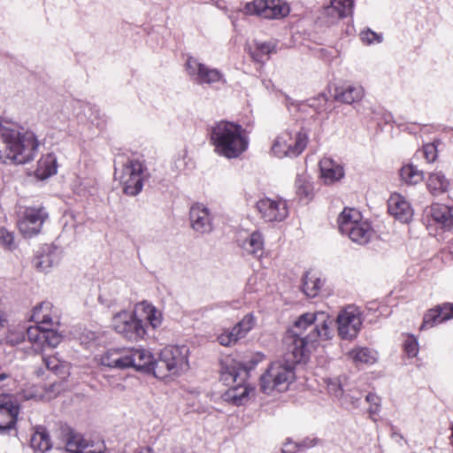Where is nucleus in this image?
<instances>
[{
	"instance_id": "f257e3e1",
	"label": "nucleus",
	"mask_w": 453,
	"mask_h": 453,
	"mask_svg": "<svg viewBox=\"0 0 453 453\" xmlns=\"http://www.w3.org/2000/svg\"><path fill=\"white\" fill-rule=\"evenodd\" d=\"M38 147L33 132L0 121V163L27 164L35 158Z\"/></svg>"
},
{
	"instance_id": "f03ea898",
	"label": "nucleus",
	"mask_w": 453,
	"mask_h": 453,
	"mask_svg": "<svg viewBox=\"0 0 453 453\" xmlns=\"http://www.w3.org/2000/svg\"><path fill=\"white\" fill-rule=\"evenodd\" d=\"M211 141L214 150L226 158H237L249 146V137L245 129L239 124L219 121L211 127Z\"/></svg>"
},
{
	"instance_id": "7ed1b4c3",
	"label": "nucleus",
	"mask_w": 453,
	"mask_h": 453,
	"mask_svg": "<svg viewBox=\"0 0 453 453\" xmlns=\"http://www.w3.org/2000/svg\"><path fill=\"white\" fill-rule=\"evenodd\" d=\"M247 376L244 367L234 359H226L222 364L221 380L226 385L234 384L225 394L227 401L236 405L242 404L250 395H254L255 388L249 386H242Z\"/></svg>"
},
{
	"instance_id": "20e7f679",
	"label": "nucleus",
	"mask_w": 453,
	"mask_h": 453,
	"mask_svg": "<svg viewBox=\"0 0 453 453\" xmlns=\"http://www.w3.org/2000/svg\"><path fill=\"white\" fill-rule=\"evenodd\" d=\"M296 380L295 365L288 360L273 362L260 378V388L265 394L285 391Z\"/></svg>"
},
{
	"instance_id": "39448f33",
	"label": "nucleus",
	"mask_w": 453,
	"mask_h": 453,
	"mask_svg": "<svg viewBox=\"0 0 453 453\" xmlns=\"http://www.w3.org/2000/svg\"><path fill=\"white\" fill-rule=\"evenodd\" d=\"M313 324L315 326L312 330L305 335L311 342L326 341L332 337L333 319L325 312H307L301 315L295 322L291 333H297V335H301L303 331Z\"/></svg>"
},
{
	"instance_id": "423d86ee",
	"label": "nucleus",
	"mask_w": 453,
	"mask_h": 453,
	"mask_svg": "<svg viewBox=\"0 0 453 453\" xmlns=\"http://www.w3.org/2000/svg\"><path fill=\"white\" fill-rule=\"evenodd\" d=\"M188 349L186 346H167L164 348L157 361L155 376L164 378L165 372L177 374L188 367Z\"/></svg>"
},
{
	"instance_id": "0eeeda50",
	"label": "nucleus",
	"mask_w": 453,
	"mask_h": 453,
	"mask_svg": "<svg viewBox=\"0 0 453 453\" xmlns=\"http://www.w3.org/2000/svg\"><path fill=\"white\" fill-rule=\"evenodd\" d=\"M307 141V134L303 130H286L277 136L271 151L279 158L295 157L305 149Z\"/></svg>"
},
{
	"instance_id": "6e6552de",
	"label": "nucleus",
	"mask_w": 453,
	"mask_h": 453,
	"mask_svg": "<svg viewBox=\"0 0 453 453\" xmlns=\"http://www.w3.org/2000/svg\"><path fill=\"white\" fill-rule=\"evenodd\" d=\"M115 178L120 181L125 194L134 196L142 189L144 167L137 160H129L121 169L115 170Z\"/></svg>"
},
{
	"instance_id": "1a4fd4ad",
	"label": "nucleus",
	"mask_w": 453,
	"mask_h": 453,
	"mask_svg": "<svg viewBox=\"0 0 453 453\" xmlns=\"http://www.w3.org/2000/svg\"><path fill=\"white\" fill-rule=\"evenodd\" d=\"M111 326L114 330L130 341H137L146 334V329L141 319L133 312L121 311L113 316Z\"/></svg>"
},
{
	"instance_id": "9d476101",
	"label": "nucleus",
	"mask_w": 453,
	"mask_h": 453,
	"mask_svg": "<svg viewBox=\"0 0 453 453\" xmlns=\"http://www.w3.org/2000/svg\"><path fill=\"white\" fill-rule=\"evenodd\" d=\"M242 12L248 15H257L265 19H280L289 13V7L281 0H255L247 3Z\"/></svg>"
},
{
	"instance_id": "9b49d317",
	"label": "nucleus",
	"mask_w": 453,
	"mask_h": 453,
	"mask_svg": "<svg viewBox=\"0 0 453 453\" xmlns=\"http://www.w3.org/2000/svg\"><path fill=\"white\" fill-rule=\"evenodd\" d=\"M361 312L355 306H348L337 317L338 334L342 339L352 340L362 326Z\"/></svg>"
},
{
	"instance_id": "f8f14e48",
	"label": "nucleus",
	"mask_w": 453,
	"mask_h": 453,
	"mask_svg": "<svg viewBox=\"0 0 453 453\" xmlns=\"http://www.w3.org/2000/svg\"><path fill=\"white\" fill-rule=\"evenodd\" d=\"M256 208L261 218L267 222H280L288 215L287 202L280 197L261 198L257 202Z\"/></svg>"
},
{
	"instance_id": "ddd939ff",
	"label": "nucleus",
	"mask_w": 453,
	"mask_h": 453,
	"mask_svg": "<svg viewBox=\"0 0 453 453\" xmlns=\"http://www.w3.org/2000/svg\"><path fill=\"white\" fill-rule=\"evenodd\" d=\"M186 70L190 78L198 84H213L226 82L223 74L217 69H211L196 58L189 57L185 64Z\"/></svg>"
},
{
	"instance_id": "4468645a",
	"label": "nucleus",
	"mask_w": 453,
	"mask_h": 453,
	"mask_svg": "<svg viewBox=\"0 0 453 453\" xmlns=\"http://www.w3.org/2000/svg\"><path fill=\"white\" fill-rule=\"evenodd\" d=\"M48 217L44 208H27L19 220L18 226L20 233L25 237H32L40 233L42 224Z\"/></svg>"
},
{
	"instance_id": "2eb2a0df",
	"label": "nucleus",
	"mask_w": 453,
	"mask_h": 453,
	"mask_svg": "<svg viewBox=\"0 0 453 453\" xmlns=\"http://www.w3.org/2000/svg\"><path fill=\"white\" fill-rule=\"evenodd\" d=\"M288 353V358L294 365L303 361L315 342H311L308 337L297 335V333H289L286 337Z\"/></svg>"
},
{
	"instance_id": "dca6fc26",
	"label": "nucleus",
	"mask_w": 453,
	"mask_h": 453,
	"mask_svg": "<svg viewBox=\"0 0 453 453\" xmlns=\"http://www.w3.org/2000/svg\"><path fill=\"white\" fill-rule=\"evenodd\" d=\"M126 354L127 368L133 367L137 371L152 372L155 375L157 360L150 350L145 349H126Z\"/></svg>"
},
{
	"instance_id": "f3484780",
	"label": "nucleus",
	"mask_w": 453,
	"mask_h": 453,
	"mask_svg": "<svg viewBox=\"0 0 453 453\" xmlns=\"http://www.w3.org/2000/svg\"><path fill=\"white\" fill-rule=\"evenodd\" d=\"M19 414V406L14 396L0 395V434L12 429Z\"/></svg>"
},
{
	"instance_id": "a211bd4d",
	"label": "nucleus",
	"mask_w": 453,
	"mask_h": 453,
	"mask_svg": "<svg viewBox=\"0 0 453 453\" xmlns=\"http://www.w3.org/2000/svg\"><path fill=\"white\" fill-rule=\"evenodd\" d=\"M189 220L192 229L199 234H207L212 230L209 209L202 203H195L191 206Z\"/></svg>"
},
{
	"instance_id": "6ab92c4d",
	"label": "nucleus",
	"mask_w": 453,
	"mask_h": 453,
	"mask_svg": "<svg viewBox=\"0 0 453 453\" xmlns=\"http://www.w3.org/2000/svg\"><path fill=\"white\" fill-rule=\"evenodd\" d=\"M388 210L390 215L402 222H409L413 215L410 203L400 194L391 195L388 201Z\"/></svg>"
},
{
	"instance_id": "aec40b11",
	"label": "nucleus",
	"mask_w": 453,
	"mask_h": 453,
	"mask_svg": "<svg viewBox=\"0 0 453 453\" xmlns=\"http://www.w3.org/2000/svg\"><path fill=\"white\" fill-rule=\"evenodd\" d=\"M135 314L141 319L142 324L146 321L152 328L156 329L162 324V312L148 302H142L135 305Z\"/></svg>"
},
{
	"instance_id": "412c9836",
	"label": "nucleus",
	"mask_w": 453,
	"mask_h": 453,
	"mask_svg": "<svg viewBox=\"0 0 453 453\" xmlns=\"http://www.w3.org/2000/svg\"><path fill=\"white\" fill-rule=\"evenodd\" d=\"M103 446L88 441L81 434H74L68 438L65 445L69 453H102Z\"/></svg>"
},
{
	"instance_id": "4be33fe9",
	"label": "nucleus",
	"mask_w": 453,
	"mask_h": 453,
	"mask_svg": "<svg viewBox=\"0 0 453 453\" xmlns=\"http://www.w3.org/2000/svg\"><path fill=\"white\" fill-rule=\"evenodd\" d=\"M33 320L40 326L52 327L58 323L57 311L50 302H43L36 306L33 312Z\"/></svg>"
},
{
	"instance_id": "5701e85b",
	"label": "nucleus",
	"mask_w": 453,
	"mask_h": 453,
	"mask_svg": "<svg viewBox=\"0 0 453 453\" xmlns=\"http://www.w3.org/2000/svg\"><path fill=\"white\" fill-rule=\"evenodd\" d=\"M320 177L325 184H332L344 176L342 165L329 157H324L319 162Z\"/></svg>"
},
{
	"instance_id": "b1692460",
	"label": "nucleus",
	"mask_w": 453,
	"mask_h": 453,
	"mask_svg": "<svg viewBox=\"0 0 453 453\" xmlns=\"http://www.w3.org/2000/svg\"><path fill=\"white\" fill-rule=\"evenodd\" d=\"M429 215L434 222L443 229L453 226V207L434 203L431 206Z\"/></svg>"
},
{
	"instance_id": "393cba45",
	"label": "nucleus",
	"mask_w": 453,
	"mask_h": 453,
	"mask_svg": "<svg viewBox=\"0 0 453 453\" xmlns=\"http://www.w3.org/2000/svg\"><path fill=\"white\" fill-rule=\"evenodd\" d=\"M363 220L359 211L354 208H345L338 218L339 229L343 234L351 233Z\"/></svg>"
},
{
	"instance_id": "a878e982",
	"label": "nucleus",
	"mask_w": 453,
	"mask_h": 453,
	"mask_svg": "<svg viewBox=\"0 0 453 453\" xmlns=\"http://www.w3.org/2000/svg\"><path fill=\"white\" fill-rule=\"evenodd\" d=\"M450 186L449 180L441 171L429 173L426 179V188L431 195L440 196L446 193Z\"/></svg>"
},
{
	"instance_id": "bb28decb",
	"label": "nucleus",
	"mask_w": 453,
	"mask_h": 453,
	"mask_svg": "<svg viewBox=\"0 0 453 453\" xmlns=\"http://www.w3.org/2000/svg\"><path fill=\"white\" fill-rule=\"evenodd\" d=\"M126 349H109L99 359V363L106 367L125 369L127 368Z\"/></svg>"
},
{
	"instance_id": "cd10ccee",
	"label": "nucleus",
	"mask_w": 453,
	"mask_h": 453,
	"mask_svg": "<svg viewBox=\"0 0 453 453\" xmlns=\"http://www.w3.org/2000/svg\"><path fill=\"white\" fill-rule=\"evenodd\" d=\"M57 158L53 154L42 156L37 162L35 176L40 180H45L57 173Z\"/></svg>"
},
{
	"instance_id": "c85d7f7f",
	"label": "nucleus",
	"mask_w": 453,
	"mask_h": 453,
	"mask_svg": "<svg viewBox=\"0 0 453 453\" xmlns=\"http://www.w3.org/2000/svg\"><path fill=\"white\" fill-rule=\"evenodd\" d=\"M353 0H333L331 5L326 7V12L337 19L345 18L352 13Z\"/></svg>"
},
{
	"instance_id": "c756f323",
	"label": "nucleus",
	"mask_w": 453,
	"mask_h": 453,
	"mask_svg": "<svg viewBox=\"0 0 453 453\" xmlns=\"http://www.w3.org/2000/svg\"><path fill=\"white\" fill-rule=\"evenodd\" d=\"M346 235H348L352 242L364 245L369 242L373 235V231L370 224L366 220H363L359 222L358 226H357L351 233H348Z\"/></svg>"
},
{
	"instance_id": "7c9ffc66",
	"label": "nucleus",
	"mask_w": 453,
	"mask_h": 453,
	"mask_svg": "<svg viewBox=\"0 0 453 453\" xmlns=\"http://www.w3.org/2000/svg\"><path fill=\"white\" fill-rule=\"evenodd\" d=\"M242 247L248 253L260 257L264 254V238L259 232H253L243 242Z\"/></svg>"
},
{
	"instance_id": "2f4dec72",
	"label": "nucleus",
	"mask_w": 453,
	"mask_h": 453,
	"mask_svg": "<svg viewBox=\"0 0 453 453\" xmlns=\"http://www.w3.org/2000/svg\"><path fill=\"white\" fill-rule=\"evenodd\" d=\"M365 95L364 88L358 85H348L341 91H337L335 97L345 104L360 101Z\"/></svg>"
},
{
	"instance_id": "473e14b6",
	"label": "nucleus",
	"mask_w": 453,
	"mask_h": 453,
	"mask_svg": "<svg viewBox=\"0 0 453 453\" xmlns=\"http://www.w3.org/2000/svg\"><path fill=\"white\" fill-rule=\"evenodd\" d=\"M323 281L318 273L314 272H307L303 279V290L309 297H315L318 296Z\"/></svg>"
},
{
	"instance_id": "72a5a7b5",
	"label": "nucleus",
	"mask_w": 453,
	"mask_h": 453,
	"mask_svg": "<svg viewBox=\"0 0 453 453\" xmlns=\"http://www.w3.org/2000/svg\"><path fill=\"white\" fill-rule=\"evenodd\" d=\"M449 319H451V315L449 312H445L443 305L438 306L435 309L429 310L425 314L421 329L425 327H432Z\"/></svg>"
},
{
	"instance_id": "f704fd0d",
	"label": "nucleus",
	"mask_w": 453,
	"mask_h": 453,
	"mask_svg": "<svg viewBox=\"0 0 453 453\" xmlns=\"http://www.w3.org/2000/svg\"><path fill=\"white\" fill-rule=\"evenodd\" d=\"M43 362L47 368L52 371L56 375L59 376L61 380L67 378L70 374L68 364L60 361L56 357H43Z\"/></svg>"
},
{
	"instance_id": "c9c22d12",
	"label": "nucleus",
	"mask_w": 453,
	"mask_h": 453,
	"mask_svg": "<svg viewBox=\"0 0 453 453\" xmlns=\"http://www.w3.org/2000/svg\"><path fill=\"white\" fill-rule=\"evenodd\" d=\"M45 326L37 325L26 328L28 341L33 344L34 350L40 352L43 350V336Z\"/></svg>"
},
{
	"instance_id": "e433bc0d",
	"label": "nucleus",
	"mask_w": 453,
	"mask_h": 453,
	"mask_svg": "<svg viewBox=\"0 0 453 453\" xmlns=\"http://www.w3.org/2000/svg\"><path fill=\"white\" fill-rule=\"evenodd\" d=\"M402 180L407 184L415 185L423 180V173L412 165H407L402 167L400 171Z\"/></svg>"
},
{
	"instance_id": "4c0bfd02",
	"label": "nucleus",
	"mask_w": 453,
	"mask_h": 453,
	"mask_svg": "<svg viewBox=\"0 0 453 453\" xmlns=\"http://www.w3.org/2000/svg\"><path fill=\"white\" fill-rule=\"evenodd\" d=\"M349 357L357 364H373L376 355L366 348H357L349 352Z\"/></svg>"
},
{
	"instance_id": "58836bf2",
	"label": "nucleus",
	"mask_w": 453,
	"mask_h": 453,
	"mask_svg": "<svg viewBox=\"0 0 453 453\" xmlns=\"http://www.w3.org/2000/svg\"><path fill=\"white\" fill-rule=\"evenodd\" d=\"M296 193L300 198H309L312 195L313 188L311 178L305 173L297 175L296 179Z\"/></svg>"
},
{
	"instance_id": "ea45409f",
	"label": "nucleus",
	"mask_w": 453,
	"mask_h": 453,
	"mask_svg": "<svg viewBox=\"0 0 453 453\" xmlns=\"http://www.w3.org/2000/svg\"><path fill=\"white\" fill-rule=\"evenodd\" d=\"M256 322L255 316L252 313H248L233 327L239 337L243 339L255 327Z\"/></svg>"
},
{
	"instance_id": "a19ab883",
	"label": "nucleus",
	"mask_w": 453,
	"mask_h": 453,
	"mask_svg": "<svg viewBox=\"0 0 453 453\" xmlns=\"http://www.w3.org/2000/svg\"><path fill=\"white\" fill-rule=\"evenodd\" d=\"M31 446L34 449L42 452L50 449L51 443L49 434L45 431H36L31 438Z\"/></svg>"
},
{
	"instance_id": "79ce46f5",
	"label": "nucleus",
	"mask_w": 453,
	"mask_h": 453,
	"mask_svg": "<svg viewBox=\"0 0 453 453\" xmlns=\"http://www.w3.org/2000/svg\"><path fill=\"white\" fill-rule=\"evenodd\" d=\"M274 44L271 42H257L256 49L251 55L256 61L263 62L266 56L274 51Z\"/></svg>"
},
{
	"instance_id": "37998d69",
	"label": "nucleus",
	"mask_w": 453,
	"mask_h": 453,
	"mask_svg": "<svg viewBox=\"0 0 453 453\" xmlns=\"http://www.w3.org/2000/svg\"><path fill=\"white\" fill-rule=\"evenodd\" d=\"M43 349L45 346H49L51 348L57 347L62 340V337L59 334H58L51 327L44 328V336H43Z\"/></svg>"
},
{
	"instance_id": "c03bdc74",
	"label": "nucleus",
	"mask_w": 453,
	"mask_h": 453,
	"mask_svg": "<svg viewBox=\"0 0 453 453\" xmlns=\"http://www.w3.org/2000/svg\"><path fill=\"white\" fill-rule=\"evenodd\" d=\"M57 263V259L50 254L38 257L35 261V267L42 273L49 272V270Z\"/></svg>"
},
{
	"instance_id": "a18cd8bd",
	"label": "nucleus",
	"mask_w": 453,
	"mask_h": 453,
	"mask_svg": "<svg viewBox=\"0 0 453 453\" xmlns=\"http://www.w3.org/2000/svg\"><path fill=\"white\" fill-rule=\"evenodd\" d=\"M240 340L241 338L234 327L230 330H225L218 336V341L222 346H232Z\"/></svg>"
},
{
	"instance_id": "49530a36",
	"label": "nucleus",
	"mask_w": 453,
	"mask_h": 453,
	"mask_svg": "<svg viewBox=\"0 0 453 453\" xmlns=\"http://www.w3.org/2000/svg\"><path fill=\"white\" fill-rule=\"evenodd\" d=\"M25 330L26 327L24 326H17L10 329L6 335V342L12 345L20 343L25 339Z\"/></svg>"
},
{
	"instance_id": "de8ad7c7",
	"label": "nucleus",
	"mask_w": 453,
	"mask_h": 453,
	"mask_svg": "<svg viewBox=\"0 0 453 453\" xmlns=\"http://www.w3.org/2000/svg\"><path fill=\"white\" fill-rule=\"evenodd\" d=\"M0 243L7 250H12L16 248L14 234L4 227L0 228Z\"/></svg>"
},
{
	"instance_id": "09e8293b",
	"label": "nucleus",
	"mask_w": 453,
	"mask_h": 453,
	"mask_svg": "<svg viewBox=\"0 0 453 453\" xmlns=\"http://www.w3.org/2000/svg\"><path fill=\"white\" fill-rule=\"evenodd\" d=\"M313 445H315L314 441L309 439L304 440L302 443L299 444L288 441L284 444L282 451L283 453H295L300 449L312 447Z\"/></svg>"
},
{
	"instance_id": "8fccbe9b",
	"label": "nucleus",
	"mask_w": 453,
	"mask_h": 453,
	"mask_svg": "<svg viewBox=\"0 0 453 453\" xmlns=\"http://www.w3.org/2000/svg\"><path fill=\"white\" fill-rule=\"evenodd\" d=\"M365 400L369 403L370 415L378 414L380 411V398L377 395L370 393L366 395Z\"/></svg>"
},
{
	"instance_id": "3c124183",
	"label": "nucleus",
	"mask_w": 453,
	"mask_h": 453,
	"mask_svg": "<svg viewBox=\"0 0 453 453\" xmlns=\"http://www.w3.org/2000/svg\"><path fill=\"white\" fill-rule=\"evenodd\" d=\"M403 348H404V351L405 353L409 356V357H416L418 352V342L417 340L412 337V336H410L408 337L404 343H403Z\"/></svg>"
},
{
	"instance_id": "603ef678",
	"label": "nucleus",
	"mask_w": 453,
	"mask_h": 453,
	"mask_svg": "<svg viewBox=\"0 0 453 453\" xmlns=\"http://www.w3.org/2000/svg\"><path fill=\"white\" fill-rule=\"evenodd\" d=\"M361 39L366 44L380 43L382 41V35L368 29L361 33Z\"/></svg>"
},
{
	"instance_id": "864d4df0",
	"label": "nucleus",
	"mask_w": 453,
	"mask_h": 453,
	"mask_svg": "<svg viewBox=\"0 0 453 453\" xmlns=\"http://www.w3.org/2000/svg\"><path fill=\"white\" fill-rule=\"evenodd\" d=\"M423 153L428 163H433L437 158V148L434 143H427L424 145Z\"/></svg>"
},
{
	"instance_id": "5fc2aeb1",
	"label": "nucleus",
	"mask_w": 453,
	"mask_h": 453,
	"mask_svg": "<svg viewBox=\"0 0 453 453\" xmlns=\"http://www.w3.org/2000/svg\"><path fill=\"white\" fill-rule=\"evenodd\" d=\"M327 390L329 394L339 398L342 395V389L340 384L336 381H331L327 384Z\"/></svg>"
},
{
	"instance_id": "6e6d98bb",
	"label": "nucleus",
	"mask_w": 453,
	"mask_h": 453,
	"mask_svg": "<svg viewBox=\"0 0 453 453\" xmlns=\"http://www.w3.org/2000/svg\"><path fill=\"white\" fill-rule=\"evenodd\" d=\"M391 437L393 440H395L396 442L400 443L401 441H403L405 444L408 443L407 440L404 439V437L398 432H393L391 434Z\"/></svg>"
},
{
	"instance_id": "4d7b16f0",
	"label": "nucleus",
	"mask_w": 453,
	"mask_h": 453,
	"mask_svg": "<svg viewBox=\"0 0 453 453\" xmlns=\"http://www.w3.org/2000/svg\"><path fill=\"white\" fill-rule=\"evenodd\" d=\"M443 309L445 310V312H449L451 315V318H453V303H444Z\"/></svg>"
},
{
	"instance_id": "13d9d810",
	"label": "nucleus",
	"mask_w": 453,
	"mask_h": 453,
	"mask_svg": "<svg viewBox=\"0 0 453 453\" xmlns=\"http://www.w3.org/2000/svg\"><path fill=\"white\" fill-rule=\"evenodd\" d=\"M134 453H154V451L151 448H142L135 450Z\"/></svg>"
},
{
	"instance_id": "bf43d9fd",
	"label": "nucleus",
	"mask_w": 453,
	"mask_h": 453,
	"mask_svg": "<svg viewBox=\"0 0 453 453\" xmlns=\"http://www.w3.org/2000/svg\"><path fill=\"white\" fill-rule=\"evenodd\" d=\"M5 322L6 319L4 314L0 311V330L4 326Z\"/></svg>"
},
{
	"instance_id": "052dcab7",
	"label": "nucleus",
	"mask_w": 453,
	"mask_h": 453,
	"mask_svg": "<svg viewBox=\"0 0 453 453\" xmlns=\"http://www.w3.org/2000/svg\"><path fill=\"white\" fill-rule=\"evenodd\" d=\"M359 400H360V397H356L355 399L353 397L351 402L353 404L357 405V403L359 402Z\"/></svg>"
},
{
	"instance_id": "680f3d73",
	"label": "nucleus",
	"mask_w": 453,
	"mask_h": 453,
	"mask_svg": "<svg viewBox=\"0 0 453 453\" xmlns=\"http://www.w3.org/2000/svg\"><path fill=\"white\" fill-rule=\"evenodd\" d=\"M452 434H451V444L453 445V426H451Z\"/></svg>"
},
{
	"instance_id": "e2e57ef3",
	"label": "nucleus",
	"mask_w": 453,
	"mask_h": 453,
	"mask_svg": "<svg viewBox=\"0 0 453 453\" xmlns=\"http://www.w3.org/2000/svg\"><path fill=\"white\" fill-rule=\"evenodd\" d=\"M4 378L5 376L4 374L0 375V381H2Z\"/></svg>"
}]
</instances>
